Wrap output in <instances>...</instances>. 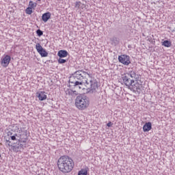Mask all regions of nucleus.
<instances>
[{
    "instance_id": "1",
    "label": "nucleus",
    "mask_w": 175,
    "mask_h": 175,
    "mask_svg": "<svg viewBox=\"0 0 175 175\" xmlns=\"http://www.w3.org/2000/svg\"><path fill=\"white\" fill-rule=\"evenodd\" d=\"M90 83L87 81L85 76L81 74V71L77 70L71 75L69 77L68 87L73 90L76 88L77 90H81L83 85L88 87Z\"/></svg>"
},
{
    "instance_id": "2",
    "label": "nucleus",
    "mask_w": 175,
    "mask_h": 175,
    "mask_svg": "<svg viewBox=\"0 0 175 175\" xmlns=\"http://www.w3.org/2000/svg\"><path fill=\"white\" fill-rule=\"evenodd\" d=\"M57 167L62 173H70L75 167V161L69 156L64 155L59 158Z\"/></svg>"
},
{
    "instance_id": "3",
    "label": "nucleus",
    "mask_w": 175,
    "mask_h": 175,
    "mask_svg": "<svg viewBox=\"0 0 175 175\" xmlns=\"http://www.w3.org/2000/svg\"><path fill=\"white\" fill-rule=\"evenodd\" d=\"M139 75L136 74V71L131 70L129 72L124 74L122 77L124 85L127 88L132 83L139 81Z\"/></svg>"
},
{
    "instance_id": "4",
    "label": "nucleus",
    "mask_w": 175,
    "mask_h": 175,
    "mask_svg": "<svg viewBox=\"0 0 175 175\" xmlns=\"http://www.w3.org/2000/svg\"><path fill=\"white\" fill-rule=\"evenodd\" d=\"M90 105V101L87 96L79 94L75 99V106L79 110H85Z\"/></svg>"
},
{
    "instance_id": "5",
    "label": "nucleus",
    "mask_w": 175,
    "mask_h": 175,
    "mask_svg": "<svg viewBox=\"0 0 175 175\" xmlns=\"http://www.w3.org/2000/svg\"><path fill=\"white\" fill-rule=\"evenodd\" d=\"M90 84L88 85L86 89V94H95L96 92V90H98V82L96 81H92L90 80Z\"/></svg>"
},
{
    "instance_id": "6",
    "label": "nucleus",
    "mask_w": 175,
    "mask_h": 175,
    "mask_svg": "<svg viewBox=\"0 0 175 175\" xmlns=\"http://www.w3.org/2000/svg\"><path fill=\"white\" fill-rule=\"evenodd\" d=\"M118 61L120 62V64L128 66V65L131 64V57L127 55H121L118 56Z\"/></svg>"
},
{
    "instance_id": "7",
    "label": "nucleus",
    "mask_w": 175,
    "mask_h": 175,
    "mask_svg": "<svg viewBox=\"0 0 175 175\" xmlns=\"http://www.w3.org/2000/svg\"><path fill=\"white\" fill-rule=\"evenodd\" d=\"M25 147H27L25 144H21V142L20 141V139H18V141L16 144H14L12 148L14 152H18L19 151L24 150V148H25Z\"/></svg>"
},
{
    "instance_id": "8",
    "label": "nucleus",
    "mask_w": 175,
    "mask_h": 175,
    "mask_svg": "<svg viewBox=\"0 0 175 175\" xmlns=\"http://www.w3.org/2000/svg\"><path fill=\"white\" fill-rule=\"evenodd\" d=\"M139 85V82L135 81L134 83H130L127 87V88L131 91H133V92L134 93L137 92V94H140V92L139 91L140 90V86Z\"/></svg>"
},
{
    "instance_id": "9",
    "label": "nucleus",
    "mask_w": 175,
    "mask_h": 175,
    "mask_svg": "<svg viewBox=\"0 0 175 175\" xmlns=\"http://www.w3.org/2000/svg\"><path fill=\"white\" fill-rule=\"evenodd\" d=\"M36 49L38 53L41 55L42 57H46L49 55V53L44 49L40 43H37L36 45Z\"/></svg>"
},
{
    "instance_id": "10",
    "label": "nucleus",
    "mask_w": 175,
    "mask_h": 175,
    "mask_svg": "<svg viewBox=\"0 0 175 175\" xmlns=\"http://www.w3.org/2000/svg\"><path fill=\"white\" fill-rule=\"evenodd\" d=\"M10 55H6L3 59H1V65L3 68H8L9 66V64H10Z\"/></svg>"
},
{
    "instance_id": "11",
    "label": "nucleus",
    "mask_w": 175,
    "mask_h": 175,
    "mask_svg": "<svg viewBox=\"0 0 175 175\" xmlns=\"http://www.w3.org/2000/svg\"><path fill=\"white\" fill-rule=\"evenodd\" d=\"M37 98L39 100L43 101L47 99V95H46V92H39L36 94Z\"/></svg>"
},
{
    "instance_id": "12",
    "label": "nucleus",
    "mask_w": 175,
    "mask_h": 175,
    "mask_svg": "<svg viewBox=\"0 0 175 175\" xmlns=\"http://www.w3.org/2000/svg\"><path fill=\"white\" fill-rule=\"evenodd\" d=\"M51 18V13L50 12H45L42 16V20L44 23H47Z\"/></svg>"
},
{
    "instance_id": "13",
    "label": "nucleus",
    "mask_w": 175,
    "mask_h": 175,
    "mask_svg": "<svg viewBox=\"0 0 175 175\" xmlns=\"http://www.w3.org/2000/svg\"><path fill=\"white\" fill-rule=\"evenodd\" d=\"M151 129H152V123H151L150 122L145 123L143 126L144 132H149V131H151Z\"/></svg>"
},
{
    "instance_id": "14",
    "label": "nucleus",
    "mask_w": 175,
    "mask_h": 175,
    "mask_svg": "<svg viewBox=\"0 0 175 175\" xmlns=\"http://www.w3.org/2000/svg\"><path fill=\"white\" fill-rule=\"evenodd\" d=\"M57 55L59 58H65L69 55V53L66 50H60L57 52Z\"/></svg>"
},
{
    "instance_id": "15",
    "label": "nucleus",
    "mask_w": 175,
    "mask_h": 175,
    "mask_svg": "<svg viewBox=\"0 0 175 175\" xmlns=\"http://www.w3.org/2000/svg\"><path fill=\"white\" fill-rule=\"evenodd\" d=\"M66 94L70 96H76L79 93L76 90H68L66 91Z\"/></svg>"
},
{
    "instance_id": "16",
    "label": "nucleus",
    "mask_w": 175,
    "mask_h": 175,
    "mask_svg": "<svg viewBox=\"0 0 175 175\" xmlns=\"http://www.w3.org/2000/svg\"><path fill=\"white\" fill-rule=\"evenodd\" d=\"M85 70H87L88 72L84 71V70H79V72H81L82 76L86 77V75H87V76H88L89 77H92V74H91V72L88 70L85 69Z\"/></svg>"
},
{
    "instance_id": "17",
    "label": "nucleus",
    "mask_w": 175,
    "mask_h": 175,
    "mask_svg": "<svg viewBox=\"0 0 175 175\" xmlns=\"http://www.w3.org/2000/svg\"><path fill=\"white\" fill-rule=\"evenodd\" d=\"M88 167H86L84 169H81L78 172V175H88Z\"/></svg>"
},
{
    "instance_id": "18",
    "label": "nucleus",
    "mask_w": 175,
    "mask_h": 175,
    "mask_svg": "<svg viewBox=\"0 0 175 175\" xmlns=\"http://www.w3.org/2000/svg\"><path fill=\"white\" fill-rule=\"evenodd\" d=\"M110 40L112 42V44H113V46H117V44L120 43V41L117 37H112Z\"/></svg>"
},
{
    "instance_id": "19",
    "label": "nucleus",
    "mask_w": 175,
    "mask_h": 175,
    "mask_svg": "<svg viewBox=\"0 0 175 175\" xmlns=\"http://www.w3.org/2000/svg\"><path fill=\"white\" fill-rule=\"evenodd\" d=\"M162 46L164 47H170L172 46V42L166 40L163 42Z\"/></svg>"
},
{
    "instance_id": "20",
    "label": "nucleus",
    "mask_w": 175,
    "mask_h": 175,
    "mask_svg": "<svg viewBox=\"0 0 175 175\" xmlns=\"http://www.w3.org/2000/svg\"><path fill=\"white\" fill-rule=\"evenodd\" d=\"M167 29H170L171 32H175V23H172Z\"/></svg>"
},
{
    "instance_id": "21",
    "label": "nucleus",
    "mask_w": 175,
    "mask_h": 175,
    "mask_svg": "<svg viewBox=\"0 0 175 175\" xmlns=\"http://www.w3.org/2000/svg\"><path fill=\"white\" fill-rule=\"evenodd\" d=\"M68 61L67 59H62V57H59L57 60L58 64H66V62Z\"/></svg>"
},
{
    "instance_id": "22",
    "label": "nucleus",
    "mask_w": 175,
    "mask_h": 175,
    "mask_svg": "<svg viewBox=\"0 0 175 175\" xmlns=\"http://www.w3.org/2000/svg\"><path fill=\"white\" fill-rule=\"evenodd\" d=\"M37 3H33V1H29V6H30V8H31V9H34V8H36L37 6Z\"/></svg>"
},
{
    "instance_id": "23",
    "label": "nucleus",
    "mask_w": 175,
    "mask_h": 175,
    "mask_svg": "<svg viewBox=\"0 0 175 175\" xmlns=\"http://www.w3.org/2000/svg\"><path fill=\"white\" fill-rule=\"evenodd\" d=\"M25 12H26V14H32V8L28 7V8L26 9Z\"/></svg>"
},
{
    "instance_id": "24",
    "label": "nucleus",
    "mask_w": 175,
    "mask_h": 175,
    "mask_svg": "<svg viewBox=\"0 0 175 175\" xmlns=\"http://www.w3.org/2000/svg\"><path fill=\"white\" fill-rule=\"evenodd\" d=\"M36 33L39 37L43 36V31L40 30V29L36 30Z\"/></svg>"
},
{
    "instance_id": "25",
    "label": "nucleus",
    "mask_w": 175,
    "mask_h": 175,
    "mask_svg": "<svg viewBox=\"0 0 175 175\" xmlns=\"http://www.w3.org/2000/svg\"><path fill=\"white\" fill-rule=\"evenodd\" d=\"M81 5V2H80V1H77L76 3H75V8H77V9H80V6Z\"/></svg>"
},
{
    "instance_id": "26",
    "label": "nucleus",
    "mask_w": 175,
    "mask_h": 175,
    "mask_svg": "<svg viewBox=\"0 0 175 175\" xmlns=\"http://www.w3.org/2000/svg\"><path fill=\"white\" fill-rule=\"evenodd\" d=\"M17 136H18L17 134H14V135H11L10 136L11 140H16V137H17Z\"/></svg>"
},
{
    "instance_id": "27",
    "label": "nucleus",
    "mask_w": 175,
    "mask_h": 175,
    "mask_svg": "<svg viewBox=\"0 0 175 175\" xmlns=\"http://www.w3.org/2000/svg\"><path fill=\"white\" fill-rule=\"evenodd\" d=\"M27 140H28V137H26L25 138V139H20V142H21V144H22L21 143H25L26 144L27 143Z\"/></svg>"
},
{
    "instance_id": "28",
    "label": "nucleus",
    "mask_w": 175,
    "mask_h": 175,
    "mask_svg": "<svg viewBox=\"0 0 175 175\" xmlns=\"http://www.w3.org/2000/svg\"><path fill=\"white\" fill-rule=\"evenodd\" d=\"M111 125H113V123H111V122H109L107 124V126H109V128H110V126H111Z\"/></svg>"
},
{
    "instance_id": "29",
    "label": "nucleus",
    "mask_w": 175,
    "mask_h": 175,
    "mask_svg": "<svg viewBox=\"0 0 175 175\" xmlns=\"http://www.w3.org/2000/svg\"><path fill=\"white\" fill-rule=\"evenodd\" d=\"M12 135H13V133L9 131L8 132V136H12Z\"/></svg>"
},
{
    "instance_id": "30",
    "label": "nucleus",
    "mask_w": 175,
    "mask_h": 175,
    "mask_svg": "<svg viewBox=\"0 0 175 175\" xmlns=\"http://www.w3.org/2000/svg\"><path fill=\"white\" fill-rule=\"evenodd\" d=\"M6 142H8V143H10V141H9V140H6Z\"/></svg>"
},
{
    "instance_id": "31",
    "label": "nucleus",
    "mask_w": 175,
    "mask_h": 175,
    "mask_svg": "<svg viewBox=\"0 0 175 175\" xmlns=\"http://www.w3.org/2000/svg\"><path fill=\"white\" fill-rule=\"evenodd\" d=\"M1 157H2V156H1V152H0V158H1Z\"/></svg>"
},
{
    "instance_id": "32",
    "label": "nucleus",
    "mask_w": 175,
    "mask_h": 175,
    "mask_svg": "<svg viewBox=\"0 0 175 175\" xmlns=\"http://www.w3.org/2000/svg\"><path fill=\"white\" fill-rule=\"evenodd\" d=\"M38 1H40L41 0H38Z\"/></svg>"
}]
</instances>
